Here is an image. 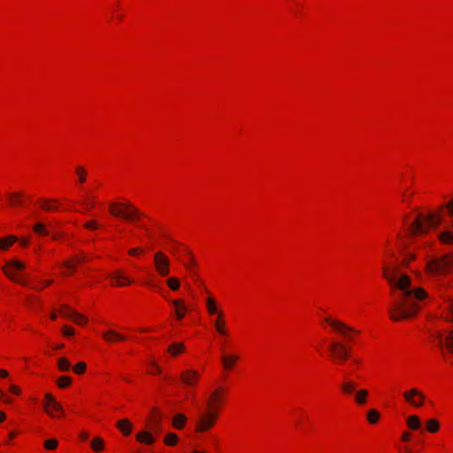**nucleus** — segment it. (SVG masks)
<instances>
[{"mask_svg": "<svg viewBox=\"0 0 453 453\" xmlns=\"http://www.w3.org/2000/svg\"><path fill=\"white\" fill-rule=\"evenodd\" d=\"M398 270L397 266L382 268L393 296L388 313L394 321L415 317L427 298V293L423 288L412 286L411 279L406 274H400Z\"/></svg>", "mask_w": 453, "mask_h": 453, "instance_id": "1", "label": "nucleus"}, {"mask_svg": "<svg viewBox=\"0 0 453 453\" xmlns=\"http://www.w3.org/2000/svg\"><path fill=\"white\" fill-rule=\"evenodd\" d=\"M441 224L444 230L439 239L444 243L453 242V198L445 203L440 211L429 214L419 213L408 228L410 236L426 234L431 227Z\"/></svg>", "mask_w": 453, "mask_h": 453, "instance_id": "2", "label": "nucleus"}, {"mask_svg": "<svg viewBox=\"0 0 453 453\" xmlns=\"http://www.w3.org/2000/svg\"><path fill=\"white\" fill-rule=\"evenodd\" d=\"M222 392L223 388H217L211 392L206 403V409L199 412L196 422V432H206L214 426L219 417L218 409L223 402Z\"/></svg>", "mask_w": 453, "mask_h": 453, "instance_id": "3", "label": "nucleus"}, {"mask_svg": "<svg viewBox=\"0 0 453 453\" xmlns=\"http://www.w3.org/2000/svg\"><path fill=\"white\" fill-rule=\"evenodd\" d=\"M110 212L115 217H123L127 220L135 221L142 213L131 203H112L109 205Z\"/></svg>", "mask_w": 453, "mask_h": 453, "instance_id": "4", "label": "nucleus"}, {"mask_svg": "<svg viewBox=\"0 0 453 453\" xmlns=\"http://www.w3.org/2000/svg\"><path fill=\"white\" fill-rule=\"evenodd\" d=\"M325 321L330 325L334 331L343 335L349 341H352V333H358L355 328L344 324L338 319H332L331 318H326Z\"/></svg>", "mask_w": 453, "mask_h": 453, "instance_id": "5", "label": "nucleus"}, {"mask_svg": "<svg viewBox=\"0 0 453 453\" xmlns=\"http://www.w3.org/2000/svg\"><path fill=\"white\" fill-rule=\"evenodd\" d=\"M329 351L337 363L342 364L349 359V355L346 353V344L341 342L334 341L331 342Z\"/></svg>", "mask_w": 453, "mask_h": 453, "instance_id": "6", "label": "nucleus"}, {"mask_svg": "<svg viewBox=\"0 0 453 453\" xmlns=\"http://www.w3.org/2000/svg\"><path fill=\"white\" fill-rule=\"evenodd\" d=\"M154 263L156 271L161 276H167L170 273V260L161 251H157L154 255Z\"/></svg>", "mask_w": 453, "mask_h": 453, "instance_id": "7", "label": "nucleus"}, {"mask_svg": "<svg viewBox=\"0 0 453 453\" xmlns=\"http://www.w3.org/2000/svg\"><path fill=\"white\" fill-rule=\"evenodd\" d=\"M403 398L406 402L414 407L422 406L425 401V395L417 388H411L408 391H405L403 393Z\"/></svg>", "mask_w": 453, "mask_h": 453, "instance_id": "8", "label": "nucleus"}, {"mask_svg": "<svg viewBox=\"0 0 453 453\" xmlns=\"http://www.w3.org/2000/svg\"><path fill=\"white\" fill-rule=\"evenodd\" d=\"M453 266V256H446L440 260L434 261L429 265L433 272L444 273Z\"/></svg>", "mask_w": 453, "mask_h": 453, "instance_id": "9", "label": "nucleus"}, {"mask_svg": "<svg viewBox=\"0 0 453 453\" xmlns=\"http://www.w3.org/2000/svg\"><path fill=\"white\" fill-rule=\"evenodd\" d=\"M60 312L64 317L73 319L79 325H83L87 322V319L83 315L73 311L66 305L61 308Z\"/></svg>", "mask_w": 453, "mask_h": 453, "instance_id": "10", "label": "nucleus"}, {"mask_svg": "<svg viewBox=\"0 0 453 453\" xmlns=\"http://www.w3.org/2000/svg\"><path fill=\"white\" fill-rule=\"evenodd\" d=\"M45 401H46V403H45V406H44V409H45V411L51 417H55L53 411H51V409L53 411H59V412H63L64 410L62 408V406L60 405V403H58V402H56V400L54 399L53 395H50V394H46L45 395Z\"/></svg>", "mask_w": 453, "mask_h": 453, "instance_id": "11", "label": "nucleus"}, {"mask_svg": "<svg viewBox=\"0 0 453 453\" xmlns=\"http://www.w3.org/2000/svg\"><path fill=\"white\" fill-rule=\"evenodd\" d=\"M434 336L438 340V345L442 347L443 344L453 353V332L444 336L441 332H435Z\"/></svg>", "mask_w": 453, "mask_h": 453, "instance_id": "12", "label": "nucleus"}, {"mask_svg": "<svg viewBox=\"0 0 453 453\" xmlns=\"http://www.w3.org/2000/svg\"><path fill=\"white\" fill-rule=\"evenodd\" d=\"M136 440L140 443L152 445L156 441L153 433L150 430H142L136 434Z\"/></svg>", "mask_w": 453, "mask_h": 453, "instance_id": "13", "label": "nucleus"}, {"mask_svg": "<svg viewBox=\"0 0 453 453\" xmlns=\"http://www.w3.org/2000/svg\"><path fill=\"white\" fill-rule=\"evenodd\" d=\"M181 380L188 386L194 385L199 379V374L194 370H186L180 374Z\"/></svg>", "mask_w": 453, "mask_h": 453, "instance_id": "14", "label": "nucleus"}, {"mask_svg": "<svg viewBox=\"0 0 453 453\" xmlns=\"http://www.w3.org/2000/svg\"><path fill=\"white\" fill-rule=\"evenodd\" d=\"M25 196L20 192H12L7 194V199L12 206H23Z\"/></svg>", "mask_w": 453, "mask_h": 453, "instance_id": "15", "label": "nucleus"}, {"mask_svg": "<svg viewBox=\"0 0 453 453\" xmlns=\"http://www.w3.org/2000/svg\"><path fill=\"white\" fill-rule=\"evenodd\" d=\"M171 303L175 307V313L178 319H182L185 316V312L187 310V307L184 303V302L180 299H173L171 301Z\"/></svg>", "mask_w": 453, "mask_h": 453, "instance_id": "16", "label": "nucleus"}, {"mask_svg": "<svg viewBox=\"0 0 453 453\" xmlns=\"http://www.w3.org/2000/svg\"><path fill=\"white\" fill-rule=\"evenodd\" d=\"M110 277L113 280V284L117 286H125L131 283V281L126 276H124L122 272L111 273Z\"/></svg>", "mask_w": 453, "mask_h": 453, "instance_id": "17", "label": "nucleus"}, {"mask_svg": "<svg viewBox=\"0 0 453 453\" xmlns=\"http://www.w3.org/2000/svg\"><path fill=\"white\" fill-rule=\"evenodd\" d=\"M356 388H357V384L353 380H344L342 381V383L341 384V389L347 395H349L353 394L354 392H356L357 391Z\"/></svg>", "mask_w": 453, "mask_h": 453, "instance_id": "18", "label": "nucleus"}, {"mask_svg": "<svg viewBox=\"0 0 453 453\" xmlns=\"http://www.w3.org/2000/svg\"><path fill=\"white\" fill-rule=\"evenodd\" d=\"M116 426L124 435H129L131 434L133 426L128 419H120L117 422Z\"/></svg>", "mask_w": 453, "mask_h": 453, "instance_id": "19", "label": "nucleus"}, {"mask_svg": "<svg viewBox=\"0 0 453 453\" xmlns=\"http://www.w3.org/2000/svg\"><path fill=\"white\" fill-rule=\"evenodd\" d=\"M103 338L110 342H115V341H123L125 340V336L121 335L120 334L117 333L113 330H109L104 332L102 334Z\"/></svg>", "mask_w": 453, "mask_h": 453, "instance_id": "20", "label": "nucleus"}, {"mask_svg": "<svg viewBox=\"0 0 453 453\" xmlns=\"http://www.w3.org/2000/svg\"><path fill=\"white\" fill-rule=\"evenodd\" d=\"M187 422V418L182 413H177L173 416L172 424L176 429H182Z\"/></svg>", "mask_w": 453, "mask_h": 453, "instance_id": "21", "label": "nucleus"}, {"mask_svg": "<svg viewBox=\"0 0 453 453\" xmlns=\"http://www.w3.org/2000/svg\"><path fill=\"white\" fill-rule=\"evenodd\" d=\"M368 395V391L365 388L357 390L354 395L356 403L358 405H364L367 401Z\"/></svg>", "mask_w": 453, "mask_h": 453, "instance_id": "22", "label": "nucleus"}, {"mask_svg": "<svg viewBox=\"0 0 453 453\" xmlns=\"http://www.w3.org/2000/svg\"><path fill=\"white\" fill-rule=\"evenodd\" d=\"M406 424L411 430H419L421 428V421L416 415H411L407 418Z\"/></svg>", "mask_w": 453, "mask_h": 453, "instance_id": "23", "label": "nucleus"}, {"mask_svg": "<svg viewBox=\"0 0 453 453\" xmlns=\"http://www.w3.org/2000/svg\"><path fill=\"white\" fill-rule=\"evenodd\" d=\"M206 307H207V311H208L209 314H211V315L218 314V316L223 317V312L218 311L213 298H211V297L207 298Z\"/></svg>", "mask_w": 453, "mask_h": 453, "instance_id": "24", "label": "nucleus"}, {"mask_svg": "<svg viewBox=\"0 0 453 453\" xmlns=\"http://www.w3.org/2000/svg\"><path fill=\"white\" fill-rule=\"evenodd\" d=\"M440 428V423L435 418H429L426 421V430L430 433H436Z\"/></svg>", "mask_w": 453, "mask_h": 453, "instance_id": "25", "label": "nucleus"}, {"mask_svg": "<svg viewBox=\"0 0 453 453\" xmlns=\"http://www.w3.org/2000/svg\"><path fill=\"white\" fill-rule=\"evenodd\" d=\"M153 419H154V426L152 429H154L156 432H158L160 430L161 426V413L157 410L153 409Z\"/></svg>", "mask_w": 453, "mask_h": 453, "instance_id": "26", "label": "nucleus"}, {"mask_svg": "<svg viewBox=\"0 0 453 453\" xmlns=\"http://www.w3.org/2000/svg\"><path fill=\"white\" fill-rule=\"evenodd\" d=\"M58 367L62 372H67L71 369V364L65 357L58 359Z\"/></svg>", "mask_w": 453, "mask_h": 453, "instance_id": "27", "label": "nucleus"}, {"mask_svg": "<svg viewBox=\"0 0 453 453\" xmlns=\"http://www.w3.org/2000/svg\"><path fill=\"white\" fill-rule=\"evenodd\" d=\"M236 360H237L236 356H224L222 357L223 365L226 369H230L234 365V364Z\"/></svg>", "mask_w": 453, "mask_h": 453, "instance_id": "28", "label": "nucleus"}, {"mask_svg": "<svg viewBox=\"0 0 453 453\" xmlns=\"http://www.w3.org/2000/svg\"><path fill=\"white\" fill-rule=\"evenodd\" d=\"M184 349H185L184 344L176 342V343H173V345H171L169 347L168 350L173 356H176L177 354L182 352L184 350Z\"/></svg>", "mask_w": 453, "mask_h": 453, "instance_id": "29", "label": "nucleus"}, {"mask_svg": "<svg viewBox=\"0 0 453 453\" xmlns=\"http://www.w3.org/2000/svg\"><path fill=\"white\" fill-rule=\"evenodd\" d=\"M4 267L11 272V270H10L11 268L17 269V270H23L25 268V265L20 261L12 260V261H10Z\"/></svg>", "mask_w": 453, "mask_h": 453, "instance_id": "30", "label": "nucleus"}, {"mask_svg": "<svg viewBox=\"0 0 453 453\" xmlns=\"http://www.w3.org/2000/svg\"><path fill=\"white\" fill-rule=\"evenodd\" d=\"M179 438L176 434L169 433L165 437V443L170 446L175 445L178 441Z\"/></svg>", "mask_w": 453, "mask_h": 453, "instance_id": "31", "label": "nucleus"}, {"mask_svg": "<svg viewBox=\"0 0 453 453\" xmlns=\"http://www.w3.org/2000/svg\"><path fill=\"white\" fill-rule=\"evenodd\" d=\"M34 231L39 235H47L49 234L45 225L40 222L34 226Z\"/></svg>", "mask_w": 453, "mask_h": 453, "instance_id": "32", "label": "nucleus"}, {"mask_svg": "<svg viewBox=\"0 0 453 453\" xmlns=\"http://www.w3.org/2000/svg\"><path fill=\"white\" fill-rule=\"evenodd\" d=\"M380 418V413L376 410H370L367 413V419L371 424H375Z\"/></svg>", "mask_w": 453, "mask_h": 453, "instance_id": "33", "label": "nucleus"}, {"mask_svg": "<svg viewBox=\"0 0 453 453\" xmlns=\"http://www.w3.org/2000/svg\"><path fill=\"white\" fill-rule=\"evenodd\" d=\"M17 238L15 236H9L5 239H0V250L1 249H6L10 245H12L13 242H15Z\"/></svg>", "mask_w": 453, "mask_h": 453, "instance_id": "34", "label": "nucleus"}, {"mask_svg": "<svg viewBox=\"0 0 453 453\" xmlns=\"http://www.w3.org/2000/svg\"><path fill=\"white\" fill-rule=\"evenodd\" d=\"M3 271L12 280L19 282V284L24 285V286L27 285V281L26 280L18 279L14 274L12 273V272L7 270L5 267H3Z\"/></svg>", "mask_w": 453, "mask_h": 453, "instance_id": "35", "label": "nucleus"}, {"mask_svg": "<svg viewBox=\"0 0 453 453\" xmlns=\"http://www.w3.org/2000/svg\"><path fill=\"white\" fill-rule=\"evenodd\" d=\"M71 381H72V380L70 377L62 376L58 380L57 384L59 388H67L71 384Z\"/></svg>", "mask_w": 453, "mask_h": 453, "instance_id": "36", "label": "nucleus"}, {"mask_svg": "<svg viewBox=\"0 0 453 453\" xmlns=\"http://www.w3.org/2000/svg\"><path fill=\"white\" fill-rule=\"evenodd\" d=\"M222 317H219L218 318V319L215 321L214 323V326L217 329V331L222 334V335H226V331L225 329V326H224V323L220 320Z\"/></svg>", "mask_w": 453, "mask_h": 453, "instance_id": "37", "label": "nucleus"}, {"mask_svg": "<svg viewBox=\"0 0 453 453\" xmlns=\"http://www.w3.org/2000/svg\"><path fill=\"white\" fill-rule=\"evenodd\" d=\"M168 287L173 289V290H177L180 288V281L177 278H174V277H172V278H169L166 281Z\"/></svg>", "mask_w": 453, "mask_h": 453, "instance_id": "38", "label": "nucleus"}, {"mask_svg": "<svg viewBox=\"0 0 453 453\" xmlns=\"http://www.w3.org/2000/svg\"><path fill=\"white\" fill-rule=\"evenodd\" d=\"M91 447L93 448L94 450L96 451H100L103 449L104 448V441L102 439L100 438H96L92 441L91 442Z\"/></svg>", "mask_w": 453, "mask_h": 453, "instance_id": "39", "label": "nucleus"}, {"mask_svg": "<svg viewBox=\"0 0 453 453\" xmlns=\"http://www.w3.org/2000/svg\"><path fill=\"white\" fill-rule=\"evenodd\" d=\"M185 252H186V253H187V255L189 257V260H188V262H184V265H185V266H186L188 270H190V272H191L192 273H193V271L191 270V267H192V266H194V265H196V261H195V259H194V257H193V256H192V254H191V252H190L189 250H185Z\"/></svg>", "mask_w": 453, "mask_h": 453, "instance_id": "40", "label": "nucleus"}, {"mask_svg": "<svg viewBox=\"0 0 453 453\" xmlns=\"http://www.w3.org/2000/svg\"><path fill=\"white\" fill-rule=\"evenodd\" d=\"M52 200H49V199H41L40 202L42 203V208L45 211L56 210L57 209L56 206L49 204V203Z\"/></svg>", "mask_w": 453, "mask_h": 453, "instance_id": "41", "label": "nucleus"}, {"mask_svg": "<svg viewBox=\"0 0 453 453\" xmlns=\"http://www.w3.org/2000/svg\"><path fill=\"white\" fill-rule=\"evenodd\" d=\"M84 227L88 230H95L99 227V223L96 220L92 219V220L86 222L84 224Z\"/></svg>", "mask_w": 453, "mask_h": 453, "instance_id": "42", "label": "nucleus"}, {"mask_svg": "<svg viewBox=\"0 0 453 453\" xmlns=\"http://www.w3.org/2000/svg\"><path fill=\"white\" fill-rule=\"evenodd\" d=\"M76 173L79 175V180L80 182L83 183L86 180V170L82 166H78L76 168Z\"/></svg>", "mask_w": 453, "mask_h": 453, "instance_id": "43", "label": "nucleus"}, {"mask_svg": "<svg viewBox=\"0 0 453 453\" xmlns=\"http://www.w3.org/2000/svg\"><path fill=\"white\" fill-rule=\"evenodd\" d=\"M44 447L47 449H54L58 447V441L56 439H50L45 441Z\"/></svg>", "mask_w": 453, "mask_h": 453, "instance_id": "44", "label": "nucleus"}, {"mask_svg": "<svg viewBox=\"0 0 453 453\" xmlns=\"http://www.w3.org/2000/svg\"><path fill=\"white\" fill-rule=\"evenodd\" d=\"M86 370V364L84 362L78 363L73 367V372L77 374H82Z\"/></svg>", "mask_w": 453, "mask_h": 453, "instance_id": "45", "label": "nucleus"}, {"mask_svg": "<svg viewBox=\"0 0 453 453\" xmlns=\"http://www.w3.org/2000/svg\"><path fill=\"white\" fill-rule=\"evenodd\" d=\"M63 334L65 336H73L74 334V330L72 327L65 326L63 327Z\"/></svg>", "mask_w": 453, "mask_h": 453, "instance_id": "46", "label": "nucleus"}, {"mask_svg": "<svg viewBox=\"0 0 453 453\" xmlns=\"http://www.w3.org/2000/svg\"><path fill=\"white\" fill-rule=\"evenodd\" d=\"M10 391L15 395H19L20 393L19 388L15 385H12L10 387Z\"/></svg>", "mask_w": 453, "mask_h": 453, "instance_id": "47", "label": "nucleus"}, {"mask_svg": "<svg viewBox=\"0 0 453 453\" xmlns=\"http://www.w3.org/2000/svg\"><path fill=\"white\" fill-rule=\"evenodd\" d=\"M411 438V434L409 432H404L402 435V440L404 441H408Z\"/></svg>", "mask_w": 453, "mask_h": 453, "instance_id": "48", "label": "nucleus"}, {"mask_svg": "<svg viewBox=\"0 0 453 453\" xmlns=\"http://www.w3.org/2000/svg\"><path fill=\"white\" fill-rule=\"evenodd\" d=\"M85 259H86L85 256H76L75 257V261L77 263H81V262L85 261Z\"/></svg>", "mask_w": 453, "mask_h": 453, "instance_id": "49", "label": "nucleus"}, {"mask_svg": "<svg viewBox=\"0 0 453 453\" xmlns=\"http://www.w3.org/2000/svg\"><path fill=\"white\" fill-rule=\"evenodd\" d=\"M154 367V372L157 373H159L161 372L160 367L154 362L151 363Z\"/></svg>", "mask_w": 453, "mask_h": 453, "instance_id": "50", "label": "nucleus"}, {"mask_svg": "<svg viewBox=\"0 0 453 453\" xmlns=\"http://www.w3.org/2000/svg\"><path fill=\"white\" fill-rule=\"evenodd\" d=\"M139 251H140V250H139V249H131V250H129L128 253H129L130 255H132V256H134V255H136Z\"/></svg>", "mask_w": 453, "mask_h": 453, "instance_id": "51", "label": "nucleus"}, {"mask_svg": "<svg viewBox=\"0 0 453 453\" xmlns=\"http://www.w3.org/2000/svg\"><path fill=\"white\" fill-rule=\"evenodd\" d=\"M64 265L66 267V268H73V263L71 262V261H65L64 263Z\"/></svg>", "mask_w": 453, "mask_h": 453, "instance_id": "52", "label": "nucleus"}, {"mask_svg": "<svg viewBox=\"0 0 453 453\" xmlns=\"http://www.w3.org/2000/svg\"><path fill=\"white\" fill-rule=\"evenodd\" d=\"M81 439L83 440V441L88 440V434L86 432H82L81 434Z\"/></svg>", "mask_w": 453, "mask_h": 453, "instance_id": "53", "label": "nucleus"}, {"mask_svg": "<svg viewBox=\"0 0 453 453\" xmlns=\"http://www.w3.org/2000/svg\"><path fill=\"white\" fill-rule=\"evenodd\" d=\"M413 258H414V256H413V255H411L410 257H408V258H406V259H404V260L403 261V264L404 265H406L409 263V261H410V260H411V259H413Z\"/></svg>", "mask_w": 453, "mask_h": 453, "instance_id": "54", "label": "nucleus"}, {"mask_svg": "<svg viewBox=\"0 0 453 453\" xmlns=\"http://www.w3.org/2000/svg\"><path fill=\"white\" fill-rule=\"evenodd\" d=\"M8 376V372L5 370L0 369V377L5 378Z\"/></svg>", "mask_w": 453, "mask_h": 453, "instance_id": "55", "label": "nucleus"}, {"mask_svg": "<svg viewBox=\"0 0 453 453\" xmlns=\"http://www.w3.org/2000/svg\"><path fill=\"white\" fill-rule=\"evenodd\" d=\"M29 242V240L27 238V239H23L21 241V244L24 245V246H27Z\"/></svg>", "mask_w": 453, "mask_h": 453, "instance_id": "56", "label": "nucleus"}, {"mask_svg": "<svg viewBox=\"0 0 453 453\" xmlns=\"http://www.w3.org/2000/svg\"><path fill=\"white\" fill-rule=\"evenodd\" d=\"M5 418V414L3 412V411H0V423L4 420Z\"/></svg>", "mask_w": 453, "mask_h": 453, "instance_id": "57", "label": "nucleus"}, {"mask_svg": "<svg viewBox=\"0 0 453 453\" xmlns=\"http://www.w3.org/2000/svg\"><path fill=\"white\" fill-rule=\"evenodd\" d=\"M352 363H353V364H355V365H359L361 362H360V360H359V359H357V358H353V359H352Z\"/></svg>", "mask_w": 453, "mask_h": 453, "instance_id": "58", "label": "nucleus"}, {"mask_svg": "<svg viewBox=\"0 0 453 453\" xmlns=\"http://www.w3.org/2000/svg\"><path fill=\"white\" fill-rule=\"evenodd\" d=\"M350 352H351L350 348H349V347L346 345V353H348L349 357H350Z\"/></svg>", "mask_w": 453, "mask_h": 453, "instance_id": "59", "label": "nucleus"}, {"mask_svg": "<svg viewBox=\"0 0 453 453\" xmlns=\"http://www.w3.org/2000/svg\"><path fill=\"white\" fill-rule=\"evenodd\" d=\"M15 436H16V434L14 432H12V433L9 434V438L10 439L14 438Z\"/></svg>", "mask_w": 453, "mask_h": 453, "instance_id": "60", "label": "nucleus"}, {"mask_svg": "<svg viewBox=\"0 0 453 453\" xmlns=\"http://www.w3.org/2000/svg\"><path fill=\"white\" fill-rule=\"evenodd\" d=\"M2 399H3L5 403H10V402H11V399H10V398H8V397H5L4 395V397H3Z\"/></svg>", "mask_w": 453, "mask_h": 453, "instance_id": "61", "label": "nucleus"}, {"mask_svg": "<svg viewBox=\"0 0 453 453\" xmlns=\"http://www.w3.org/2000/svg\"><path fill=\"white\" fill-rule=\"evenodd\" d=\"M50 319H51L52 320L56 319H57V315H56L55 313H52V314L50 315Z\"/></svg>", "mask_w": 453, "mask_h": 453, "instance_id": "62", "label": "nucleus"}, {"mask_svg": "<svg viewBox=\"0 0 453 453\" xmlns=\"http://www.w3.org/2000/svg\"><path fill=\"white\" fill-rule=\"evenodd\" d=\"M404 451H405L406 453H411V450L410 449H408V448H405V449H404Z\"/></svg>", "mask_w": 453, "mask_h": 453, "instance_id": "63", "label": "nucleus"}, {"mask_svg": "<svg viewBox=\"0 0 453 453\" xmlns=\"http://www.w3.org/2000/svg\"><path fill=\"white\" fill-rule=\"evenodd\" d=\"M88 205L89 207H93V206H94V203H88Z\"/></svg>", "mask_w": 453, "mask_h": 453, "instance_id": "64", "label": "nucleus"}]
</instances>
